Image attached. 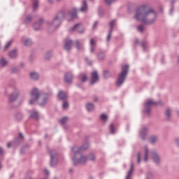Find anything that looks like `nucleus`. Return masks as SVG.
Returning <instances> with one entry per match:
<instances>
[{
	"label": "nucleus",
	"instance_id": "obj_1",
	"mask_svg": "<svg viewBox=\"0 0 179 179\" xmlns=\"http://www.w3.org/2000/svg\"><path fill=\"white\" fill-rule=\"evenodd\" d=\"M135 19H136V20H141L145 24H150V23L155 22L156 13L153 12V10L146 11L145 8L140 7L136 12Z\"/></svg>",
	"mask_w": 179,
	"mask_h": 179
},
{
	"label": "nucleus",
	"instance_id": "obj_2",
	"mask_svg": "<svg viewBox=\"0 0 179 179\" xmlns=\"http://www.w3.org/2000/svg\"><path fill=\"white\" fill-rule=\"evenodd\" d=\"M37 100L42 101V102H39V104L41 106H43V104H45V101H47L45 96L42 95L40 96V92H38V90L34 89L31 92V100L29 101V104H33V103H34V101H37Z\"/></svg>",
	"mask_w": 179,
	"mask_h": 179
},
{
	"label": "nucleus",
	"instance_id": "obj_3",
	"mask_svg": "<svg viewBox=\"0 0 179 179\" xmlns=\"http://www.w3.org/2000/svg\"><path fill=\"white\" fill-rule=\"evenodd\" d=\"M129 68V66L124 65L122 66V72L119 75L117 80V86H121L122 83H124V80H125V78L127 75L128 74V69Z\"/></svg>",
	"mask_w": 179,
	"mask_h": 179
},
{
	"label": "nucleus",
	"instance_id": "obj_4",
	"mask_svg": "<svg viewBox=\"0 0 179 179\" xmlns=\"http://www.w3.org/2000/svg\"><path fill=\"white\" fill-rule=\"evenodd\" d=\"M65 17V13L64 12H59L57 13V16L54 19L52 25L55 26V27H58L59 24H61V20Z\"/></svg>",
	"mask_w": 179,
	"mask_h": 179
},
{
	"label": "nucleus",
	"instance_id": "obj_5",
	"mask_svg": "<svg viewBox=\"0 0 179 179\" xmlns=\"http://www.w3.org/2000/svg\"><path fill=\"white\" fill-rule=\"evenodd\" d=\"M87 148H89V144H85L81 148L73 147L71 150L74 155H76L77 153H79V152H82V150H86Z\"/></svg>",
	"mask_w": 179,
	"mask_h": 179
},
{
	"label": "nucleus",
	"instance_id": "obj_6",
	"mask_svg": "<svg viewBox=\"0 0 179 179\" xmlns=\"http://www.w3.org/2000/svg\"><path fill=\"white\" fill-rule=\"evenodd\" d=\"M75 30L78 31V32L80 34H82V33H83V31H85L83 27L80 24H77L74 25V27L71 29V31H75Z\"/></svg>",
	"mask_w": 179,
	"mask_h": 179
},
{
	"label": "nucleus",
	"instance_id": "obj_7",
	"mask_svg": "<svg viewBox=\"0 0 179 179\" xmlns=\"http://www.w3.org/2000/svg\"><path fill=\"white\" fill-rule=\"evenodd\" d=\"M97 80H99V74L96 71H94L92 73L91 85H94Z\"/></svg>",
	"mask_w": 179,
	"mask_h": 179
},
{
	"label": "nucleus",
	"instance_id": "obj_8",
	"mask_svg": "<svg viewBox=\"0 0 179 179\" xmlns=\"http://www.w3.org/2000/svg\"><path fill=\"white\" fill-rule=\"evenodd\" d=\"M73 162L74 163L75 165L78 164V163H81L82 164H84V163L87 162V158L85 157H81L80 158V159H78V161H76V159H73Z\"/></svg>",
	"mask_w": 179,
	"mask_h": 179
},
{
	"label": "nucleus",
	"instance_id": "obj_9",
	"mask_svg": "<svg viewBox=\"0 0 179 179\" xmlns=\"http://www.w3.org/2000/svg\"><path fill=\"white\" fill-rule=\"evenodd\" d=\"M71 46H72V41L69 39H66L65 41L64 49H66V51H69L71 50Z\"/></svg>",
	"mask_w": 179,
	"mask_h": 179
},
{
	"label": "nucleus",
	"instance_id": "obj_10",
	"mask_svg": "<svg viewBox=\"0 0 179 179\" xmlns=\"http://www.w3.org/2000/svg\"><path fill=\"white\" fill-rule=\"evenodd\" d=\"M72 79H73V78L72 77V74H71V73H67L65 74L64 80L66 83H71L72 82Z\"/></svg>",
	"mask_w": 179,
	"mask_h": 179
},
{
	"label": "nucleus",
	"instance_id": "obj_11",
	"mask_svg": "<svg viewBox=\"0 0 179 179\" xmlns=\"http://www.w3.org/2000/svg\"><path fill=\"white\" fill-rule=\"evenodd\" d=\"M69 17H71V19H76L77 17V14H76V10L74 8L71 10L69 14H68Z\"/></svg>",
	"mask_w": 179,
	"mask_h": 179
},
{
	"label": "nucleus",
	"instance_id": "obj_12",
	"mask_svg": "<svg viewBox=\"0 0 179 179\" xmlns=\"http://www.w3.org/2000/svg\"><path fill=\"white\" fill-rule=\"evenodd\" d=\"M151 106H157V103L155 102L152 99L147 100V102L145 103V108H148V107H150Z\"/></svg>",
	"mask_w": 179,
	"mask_h": 179
},
{
	"label": "nucleus",
	"instance_id": "obj_13",
	"mask_svg": "<svg viewBox=\"0 0 179 179\" xmlns=\"http://www.w3.org/2000/svg\"><path fill=\"white\" fill-rule=\"evenodd\" d=\"M56 157H57V153L55 152V151L52 150L50 152L51 166H52V164L54 163V162H55Z\"/></svg>",
	"mask_w": 179,
	"mask_h": 179
},
{
	"label": "nucleus",
	"instance_id": "obj_14",
	"mask_svg": "<svg viewBox=\"0 0 179 179\" xmlns=\"http://www.w3.org/2000/svg\"><path fill=\"white\" fill-rule=\"evenodd\" d=\"M67 96L68 95L66 94V93H65L62 91H60L58 94V97L60 99V100H65V99H66Z\"/></svg>",
	"mask_w": 179,
	"mask_h": 179
},
{
	"label": "nucleus",
	"instance_id": "obj_15",
	"mask_svg": "<svg viewBox=\"0 0 179 179\" xmlns=\"http://www.w3.org/2000/svg\"><path fill=\"white\" fill-rule=\"evenodd\" d=\"M152 159L155 163H157V164L160 163V158H159V155H157L156 153L153 154Z\"/></svg>",
	"mask_w": 179,
	"mask_h": 179
},
{
	"label": "nucleus",
	"instance_id": "obj_16",
	"mask_svg": "<svg viewBox=\"0 0 179 179\" xmlns=\"http://www.w3.org/2000/svg\"><path fill=\"white\" fill-rule=\"evenodd\" d=\"M87 10V3H86V1H84L83 3V6L80 8L81 12H86Z\"/></svg>",
	"mask_w": 179,
	"mask_h": 179
},
{
	"label": "nucleus",
	"instance_id": "obj_17",
	"mask_svg": "<svg viewBox=\"0 0 179 179\" xmlns=\"http://www.w3.org/2000/svg\"><path fill=\"white\" fill-rule=\"evenodd\" d=\"M41 23H43V20H40L38 22L34 24V30H38V29H40V26H41Z\"/></svg>",
	"mask_w": 179,
	"mask_h": 179
},
{
	"label": "nucleus",
	"instance_id": "obj_18",
	"mask_svg": "<svg viewBox=\"0 0 179 179\" xmlns=\"http://www.w3.org/2000/svg\"><path fill=\"white\" fill-rule=\"evenodd\" d=\"M90 45H91V52H94V47L96 45V43L94 42V39L90 40Z\"/></svg>",
	"mask_w": 179,
	"mask_h": 179
},
{
	"label": "nucleus",
	"instance_id": "obj_19",
	"mask_svg": "<svg viewBox=\"0 0 179 179\" xmlns=\"http://www.w3.org/2000/svg\"><path fill=\"white\" fill-rule=\"evenodd\" d=\"M9 57L10 58H16V57H17V52L15 50H12L10 53H9Z\"/></svg>",
	"mask_w": 179,
	"mask_h": 179
},
{
	"label": "nucleus",
	"instance_id": "obj_20",
	"mask_svg": "<svg viewBox=\"0 0 179 179\" xmlns=\"http://www.w3.org/2000/svg\"><path fill=\"white\" fill-rule=\"evenodd\" d=\"M30 78H31V79H34V80H36L38 78V73H37L36 72H31L30 73Z\"/></svg>",
	"mask_w": 179,
	"mask_h": 179
},
{
	"label": "nucleus",
	"instance_id": "obj_21",
	"mask_svg": "<svg viewBox=\"0 0 179 179\" xmlns=\"http://www.w3.org/2000/svg\"><path fill=\"white\" fill-rule=\"evenodd\" d=\"M132 171H134V164H131V169L130 171H129L126 179H129V178L131 177V176H132Z\"/></svg>",
	"mask_w": 179,
	"mask_h": 179
},
{
	"label": "nucleus",
	"instance_id": "obj_22",
	"mask_svg": "<svg viewBox=\"0 0 179 179\" xmlns=\"http://www.w3.org/2000/svg\"><path fill=\"white\" fill-rule=\"evenodd\" d=\"M86 107L87 111H92V110L94 108V106L92 103H87Z\"/></svg>",
	"mask_w": 179,
	"mask_h": 179
},
{
	"label": "nucleus",
	"instance_id": "obj_23",
	"mask_svg": "<svg viewBox=\"0 0 179 179\" xmlns=\"http://www.w3.org/2000/svg\"><path fill=\"white\" fill-rule=\"evenodd\" d=\"M146 131H147L146 128H144V129H143L141 131V132H140L141 136V138H142L143 139H145V137H144V136H146Z\"/></svg>",
	"mask_w": 179,
	"mask_h": 179
},
{
	"label": "nucleus",
	"instance_id": "obj_24",
	"mask_svg": "<svg viewBox=\"0 0 179 179\" xmlns=\"http://www.w3.org/2000/svg\"><path fill=\"white\" fill-rule=\"evenodd\" d=\"M33 1V9L34 10H36L37 9V7L38 6V2L37 0H32Z\"/></svg>",
	"mask_w": 179,
	"mask_h": 179
},
{
	"label": "nucleus",
	"instance_id": "obj_25",
	"mask_svg": "<svg viewBox=\"0 0 179 179\" xmlns=\"http://www.w3.org/2000/svg\"><path fill=\"white\" fill-rule=\"evenodd\" d=\"M0 65H1V66H5L8 65V62L6 61L5 59H1L0 60Z\"/></svg>",
	"mask_w": 179,
	"mask_h": 179
},
{
	"label": "nucleus",
	"instance_id": "obj_26",
	"mask_svg": "<svg viewBox=\"0 0 179 179\" xmlns=\"http://www.w3.org/2000/svg\"><path fill=\"white\" fill-rule=\"evenodd\" d=\"M17 97V94H13L9 99V101H15L16 100V98Z\"/></svg>",
	"mask_w": 179,
	"mask_h": 179
},
{
	"label": "nucleus",
	"instance_id": "obj_27",
	"mask_svg": "<svg viewBox=\"0 0 179 179\" xmlns=\"http://www.w3.org/2000/svg\"><path fill=\"white\" fill-rule=\"evenodd\" d=\"M31 117L37 120L38 118V113L37 112H34L33 113H31Z\"/></svg>",
	"mask_w": 179,
	"mask_h": 179
},
{
	"label": "nucleus",
	"instance_id": "obj_28",
	"mask_svg": "<svg viewBox=\"0 0 179 179\" xmlns=\"http://www.w3.org/2000/svg\"><path fill=\"white\" fill-rule=\"evenodd\" d=\"M68 122V117H63L61 120H60V123L62 124V125H64V124H65L66 122Z\"/></svg>",
	"mask_w": 179,
	"mask_h": 179
},
{
	"label": "nucleus",
	"instance_id": "obj_29",
	"mask_svg": "<svg viewBox=\"0 0 179 179\" xmlns=\"http://www.w3.org/2000/svg\"><path fill=\"white\" fill-rule=\"evenodd\" d=\"M109 129L111 134H114L115 132V129H114V124H111L109 127Z\"/></svg>",
	"mask_w": 179,
	"mask_h": 179
},
{
	"label": "nucleus",
	"instance_id": "obj_30",
	"mask_svg": "<svg viewBox=\"0 0 179 179\" xmlns=\"http://www.w3.org/2000/svg\"><path fill=\"white\" fill-rule=\"evenodd\" d=\"M145 162H148V153H149V151L148 150V148H145Z\"/></svg>",
	"mask_w": 179,
	"mask_h": 179
},
{
	"label": "nucleus",
	"instance_id": "obj_31",
	"mask_svg": "<svg viewBox=\"0 0 179 179\" xmlns=\"http://www.w3.org/2000/svg\"><path fill=\"white\" fill-rule=\"evenodd\" d=\"M62 107H63L64 110H66V108H68V107H69V105L68 104V102L64 101Z\"/></svg>",
	"mask_w": 179,
	"mask_h": 179
},
{
	"label": "nucleus",
	"instance_id": "obj_32",
	"mask_svg": "<svg viewBox=\"0 0 179 179\" xmlns=\"http://www.w3.org/2000/svg\"><path fill=\"white\" fill-rule=\"evenodd\" d=\"M108 118V117L107 116V115L103 114L101 115V120H102V121H107Z\"/></svg>",
	"mask_w": 179,
	"mask_h": 179
},
{
	"label": "nucleus",
	"instance_id": "obj_33",
	"mask_svg": "<svg viewBox=\"0 0 179 179\" xmlns=\"http://www.w3.org/2000/svg\"><path fill=\"white\" fill-rule=\"evenodd\" d=\"M157 141V138H156L155 136L150 137V142L151 143H155V142H156Z\"/></svg>",
	"mask_w": 179,
	"mask_h": 179
},
{
	"label": "nucleus",
	"instance_id": "obj_34",
	"mask_svg": "<svg viewBox=\"0 0 179 179\" xmlns=\"http://www.w3.org/2000/svg\"><path fill=\"white\" fill-rule=\"evenodd\" d=\"M24 45H31V41L29 39L26 40L24 42Z\"/></svg>",
	"mask_w": 179,
	"mask_h": 179
},
{
	"label": "nucleus",
	"instance_id": "obj_35",
	"mask_svg": "<svg viewBox=\"0 0 179 179\" xmlns=\"http://www.w3.org/2000/svg\"><path fill=\"white\" fill-rule=\"evenodd\" d=\"M81 80H82V82H85L87 80V77L86 76V75L83 74L81 76Z\"/></svg>",
	"mask_w": 179,
	"mask_h": 179
},
{
	"label": "nucleus",
	"instance_id": "obj_36",
	"mask_svg": "<svg viewBox=\"0 0 179 179\" xmlns=\"http://www.w3.org/2000/svg\"><path fill=\"white\" fill-rule=\"evenodd\" d=\"M12 44V41H10L7 43V44L6 45L4 50H7L9 48V47H10V45Z\"/></svg>",
	"mask_w": 179,
	"mask_h": 179
},
{
	"label": "nucleus",
	"instance_id": "obj_37",
	"mask_svg": "<svg viewBox=\"0 0 179 179\" xmlns=\"http://www.w3.org/2000/svg\"><path fill=\"white\" fill-rule=\"evenodd\" d=\"M171 114V110H170V109H167L166 112V115L168 118L170 117Z\"/></svg>",
	"mask_w": 179,
	"mask_h": 179
},
{
	"label": "nucleus",
	"instance_id": "obj_38",
	"mask_svg": "<svg viewBox=\"0 0 179 179\" xmlns=\"http://www.w3.org/2000/svg\"><path fill=\"white\" fill-rule=\"evenodd\" d=\"M96 159V157H94V155L93 154H91L90 156H89V159L92 161Z\"/></svg>",
	"mask_w": 179,
	"mask_h": 179
},
{
	"label": "nucleus",
	"instance_id": "obj_39",
	"mask_svg": "<svg viewBox=\"0 0 179 179\" xmlns=\"http://www.w3.org/2000/svg\"><path fill=\"white\" fill-rule=\"evenodd\" d=\"M115 0H105L106 3H107V5H110V3H113V2H114Z\"/></svg>",
	"mask_w": 179,
	"mask_h": 179
},
{
	"label": "nucleus",
	"instance_id": "obj_40",
	"mask_svg": "<svg viewBox=\"0 0 179 179\" xmlns=\"http://www.w3.org/2000/svg\"><path fill=\"white\" fill-rule=\"evenodd\" d=\"M138 31H143V30H145V28H143V26L140 25L138 27Z\"/></svg>",
	"mask_w": 179,
	"mask_h": 179
},
{
	"label": "nucleus",
	"instance_id": "obj_41",
	"mask_svg": "<svg viewBox=\"0 0 179 179\" xmlns=\"http://www.w3.org/2000/svg\"><path fill=\"white\" fill-rule=\"evenodd\" d=\"M115 24V20H113V21L110 22V26L111 29H113V27H114Z\"/></svg>",
	"mask_w": 179,
	"mask_h": 179
},
{
	"label": "nucleus",
	"instance_id": "obj_42",
	"mask_svg": "<svg viewBox=\"0 0 179 179\" xmlns=\"http://www.w3.org/2000/svg\"><path fill=\"white\" fill-rule=\"evenodd\" d=\"M76 48L80 50V47H79L80 45V43H79V41H77L76 42Z\"/></svg>",
	"mask_w": 179,
	"mask_h": 179
},
{
	"label": "nucleus",
	"instance_id": "obj_43",
	"mask_svg": "<svg viewBox=\"0 0 179 179\" xmlns=\"http://www.w3.org/2000/svg\"><path fill=\"white\" fill-rule=\"evenodd\" d=\"M30 20H31V16H28V17L26 18L25 22H26V23H28V22H30Z\"/></svg>",
	"mask_w": 179,
	"mask_h": 179
},
{
	"label": "nucleus",
	"instance_id": "obj_44",
	"mask_svg": "<svg viewBox=\"0 0 179 179\" xmlns=\"http://www.w3.org/2000/svg\"><path fill=\"white\" fill-rule=\"evenodd\" d=\"M137 157H138V163H141V153H138L137 155Z\"/></svg>",
	"mask_w": 179,
	"mask_h": 179
},
{
	"label": "nucleus",
	"instance_id": "obj_45",
	"mask_svg": "<svg viewBox=\"0 0 179 179\" xmlns=\"http://www.w3.org/2000/svg\"><path fill=\"white\" fill-rule=\"evenodd\" d=\"M111 38V32L109 33V34L108 35V38L107 41H110V38Z\"/></svg>",
	"mask_w": 179,
	"mask_h": 179
},
{
	"label": "nucleus",
	"instance_id": "obj_46",
	"mask_svg": "<svg viewBox=\"0 0 179 179\" xmlns=\"http://www.w3.org/2000/svg\"><path fill=\"white\" fill-rule=\"evenodd\" d=\"M97 24H99V23L97 22H95L93 25V29H94L96 27V26H97Z\"/></svg>",
	"mask_w": 179,
	"mask_h": 179
},
{
	"label": "nucleus",
	"instance_id": "obj_47",
	"mask_svg": "<svg viewBox=\"0 0 179 179\" xmlns=\"http://www.w3.org/2000/svg\"><path fill=\"white\" fill-rule=\"evenodd\" d=\"M19 136H20V138H21V139H23V134H19Z\"/></svg>",
	"mask_w": 179,
	"mask_h": 179
},
{
	"label": "nucleus",
	"instance_id": "obj_48",
	"mask_svg": "<svg viewBox=\"0 0 179 179\" xmlns=\"http://www.w3.org/2000/svg\"><path fill=\"white\" fill-rule=\"evenodd\" d=\"M0 153L1 154L3 153V150L1 148H0Z\"/></svg>",
	"mask_w": 179,
	"mask_h": 179
},
{
	"label": "nucleus",
	"instance_id": "obj_49",
	"mask_svg": "<svg viewBox=\"0 0 179 179\" xmlns=\"http://www.w3.org/2000/svg\"><path fill=\"white\" fill-rule=\"evenodd\" d=\"M7 148H10V143H7Z\"/></svg>",
	"mask_w": 179,
	"mask_h": 179
},
{
	"label": "nucleus",
	"instance_id": "obj_50",
	"mask_svg": "<svg viewBox=\"0 0 179 179\" xmlns=\"http://www.w3.org/2000/svg\"><path fill=\"white\" fill-rule=\"evenodd\" d=\"M44 173H45V174H49V172H48V171H47V170H45V171H44Z\"/></svg>",
	"mask_w": 179,
	"mask_h": 179
},
{
	"label": "nucleus",
	"instance_id": "obj_51",
	"mask_svg": "<svg viewBox=\"0 0 179 179\" xmlns=\"http://www.w3.org/2000/svg\"><path fill=\"white\" fill-rule=\"evenodd\" d=\"M48 1L49 3H52V2H53V0H48Z\"/></svg>",
	"mask_w": 179,
	"mask_h": 179
},
{
	"label": "nucleus",
	"instance_id": "obj_52",
	"mask_svg": "<svg viewBox=\"0 0 179 179\" xmlns=\"http://www.w3.org/2000/svg\"><path fill=\"white\" fill-rule=\"evenodd\" d=\"M176 142H177V143H179V139H178Z\"/></svg>",
	"mask_w": 179,
	"mask_h": 179
},
{
	"label": "nucleus",
	"instance_id": "obj_53",
	"mask_svg": "<svg viewBox=\"0 0 179 179\" xmlns=\"http://www.w3.org/2000/svg\"><path fill=\"white\" fill-rule=\"evenodd\" d=\"M0 169H1V164H0Z\"/></svg>",
	"mask_w": 179,
	"mask_h": 179
},
{
	"label": "nucleus",
	"instance_id": "obj_54",
	"mask_svg": "<svg viewBox=\"0 0 179 179\" xmlns=\"http://www.w3.org/2000/svg\"><path fill=\"white\" fill-rule=\"evenodd\" d=\"M57 1H61V0H57Z\"/></svg>",
	"mask_w": 179,
	"mask_h": 179
}]
</instances>
